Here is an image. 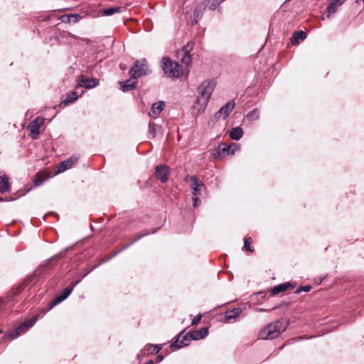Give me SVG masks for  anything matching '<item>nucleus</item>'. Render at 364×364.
Segmentation results:
<instances>
[{
  "label": "nucleus",
  "instance_id": "nucleus-29",
  "mask_svg": "<svg viewBox=\"0 0 364 364\" xmlns=\"http://www.w3.org/2000/svg\"><path fill=\"white\" fill-rule=\"evenodd\" d=\"M252 242V240L251 237H247L245 240L244 242V247L247 251L252 252L253 250L252 249L250 245Z\"/></svg>",
  "mask_w": 364,
  "mask_h": 364
},
{
  "label": "nucleus",
  "instance_id": "nucleus-13",
  "mask_svg": "<svg viewBox=\"0 0 364 364\" xmlns=\"http://www.w3.org/2000/svg\"><path fill=\"white\" fill-rule=\"evenodd\" d=\"M208 333V328L203 327L199 330L193 331L190 333V337L193 340H200L205 338Z\"/></svg>",
  "mask_w": 364,
  "mask_h": 364
},
{
  "label": "nucleus",
  "instance_id": "nucleus-6",
  "mask_svg": "<svg viewBox=\"0 0 364 364\" xmlns=\"http://www.w3.org/2000/svg\"><path fill=\"white\" fill-rule=\"evenodd\" d=\"M44 121V118L37 117L28 124L27 129L29 130L32 139H36L38 138L40 127L43 125Z\"/></svg>",
  "mask_w": 364,
  "mask_h": 364
},
{
  "label": "nucleus",
  "instance_id": "nucleus-8",
  "mask_svg": "<svg viewBox=\"0 0 364 364\" xmlns=\"http://www.w3.org/2000/svg\"><path fill=\"white\" fill-rule=\"evenodd\" d=\"M235 107V102H228L225 106L221 107L219 111H218L215 114V117L218 119L222 118L223 119H225L230 112L232 111Z\"/></svg>",
  "mask_w": 364,
  "mask_h": 364
},
{
  "label": "nucleus",
  "instance_id": "nucleus-33",
  "mask_svg": "<svg viewBox=\"0 0 364 364\" xmlns=\"http://www.w3.org/2000/svg\"><path fill=\"white\" fill-rule=\"evenodd\" d=\"M151 347L153 348V350L151 351V353H157L158 352L160 351V350L161 349V346H159V345H154V346H151Z\"/></svg>",
  "mask_w": 364,
  "mask_h": 364
},
{
  "label": "nucleus",
  "instance_id": "nucleus-31",
  "mask_svg": "<svg viewBox=\"0 0 364 364\" xmlns=\"http://www.w3.org/2000/svg\"><path fill=\"white\" fill-rule=\"evenodd\" d=\"M44 179L41 178L40 174H37L36 176V178L34 180V183L36 186H40L43 182Z\"/></svg>",
  "mask_w": 364,
  "mask_h": 364
},
{
  "label": "nucleus",
  "instance_id": "nucleus-16",
  "mask_svg": "<svg viewBox=\"0 0 364 364\" xmlns=\"http://www.w3.org/2000/svg\"><path fill=\"white\" fill-rule=\"evenodd\" d=\"M306 38V33L302 31H299L294 33L291 39V42L292 44L296 45L299 44L300 41H304Z\"/></svg>",
  "mask_w": 364,
  "mask_h": 364
},
{
  "label": "nucleus",
  "instance_id": "nucleus-37",
  "mask_svg": "<svg viewBox=\"0 0 364 364\" xmlns=\"http://www.w3.org/2000/svg\"><path fill=\"white\" fill-rule=\"evenodd\" d=\"M164 359V356L161 355H157L156 357V362L157 363H160L161 361H162Z\"/></svg>",
  "mask_w": 364,
  "mask_h": 364
},
{
  "label": "nucleus",
  "instance_id": "nucleus-39",
  "mask_svg": "<svg viewBox=\"0 0 364 364\" xmlns=\"http://www.w3.org/2000/svg\"><path fill=\"white\" fill-rule=\"evenodd\" d=\"M257 311H264V309H257Z\"/></svg>",
  "mask_w": 364,
  "mask_h": 364
},
{
  "label": "nucleus",
  "instance_id": "nucleus-5",
  "mask_svg": "<svg viewBox=\"0 0 364 364\" xmlns=\"http://www.w3.org/2000/svg\"><path fill=\"white\" fill-rule=\"evenodd\" d=\"M37 318H32L19 325L16 328L9 333V337L11 339L16 338L22 333L30 328L36 321Z\"/></svg>",
  "mask_w": 364,
  "mask_h": 364
},
{
  "label": "nucleus",
  "instance_id": "nucleus-28",
  "mask_svg": "<svg viewBox=\"0 0 364 364\" xmlns=\"http://www.w3.org/2000/svg\"><path fill=\"white\" fill-rule=\"evenodd\" d=\"M161 130V127L155 124L154 123L150 122L149 123V132L153 135L155 136L156 132H159Z\"/></svg>",
  "mask_w": 364,
  "mask_h": 364
},
{
  "label": "nucleus",
  "instance_id": "nucleus-22",
  "mask_svg": "<svg viewBox=\"0 0 364 364\" xmlns=\"http://www.w3.org/2000/svg\"><path fill=\"white\" fill-rule=\"evenodd\" d=\"M290 287H291L289 283L279 284V285L274 287L272 289L271 294L274 295V294H279L280 292L284 291L287 290L288 289H289Z\"/></svg>",
  "mask_w": 364,
  "mask_h": 364
},
{
  "label": "nucleus",
  "instance_id": "nucleus-4",
  "mask_svg": "<svg viewBox=\"0 0 364 364\" xmlns=\"http://www.w3.org/2000/svg\"><path fill=\"white\" fill-rule=\"evenodd\" d=\"M129 73L133 78L137 79L138 77L147 75L149 73L148 67L145 60L141 61H136L134 65L132 68Z\"/></svg>",
  "mask_w": 364,
  "mask_h": 364
},
{
  "label": "nucleus",
  "instance_id": "nucleus-15",
  "mask_svg": "<svg viewBox=\"0 0 364 364\" xmlns=\"http://www.w3.org/2000/svg\"><path fill=\"white\" fill-rule=\"evenodd\" d=\"M73 289V287H70V288H66L63 293L59 296H58L52 302L51 304V307H53V306L62 302L63 301H64L67 297H68V296L71 294L72 291Z\"/></svg>",
  "mask_w": 364,
  "mask_h": 364
},
{
  "label": "nucleus",
  "instance_id": "nucleus-24",
  "mask_svg": "<svg viewBox=\"0 0 364 364\" xmlns=\"http://www.w3.org/2000/svg\"><path fill=\"white\" fill-rule=\"evenodd\" d=\"M78 97L79 96L77 95L75 92H68L66 95L65 99L63 100V103H64L65 105H68V103L75 101L78 98Z\"/></svg>",
  "mask_w": 364,
  "mask_h": 364
},
{
  "label": "nucleus",
  "instance_id": "nucleus-1",
  "mask_svg": "<svg viewBox=\"0 0 364 364\" xmlns=\"http://www.w3.org/2000/svg\"><path fill=\"white\" fill-rule=\"evenodd\" d=\"M215 87V82L213 80H205L198 86L197 98L193 105L198 114L205 111Z\"/></svg>",
  "mask_w": 364,
  "mask_h": 364
},
{
  "label": "nucleus",
  "instance_id": "nucleus-41",
  "mask_svg": "<svg viewBox=\"0 0 364 364\" xmlns=\"http://www.w3.org/2000/svg\"><path fill=\"white\" fill-rule=\"evenodd\" d=\"M1 200V199L0 198V201Z\"/></svg>",
  "mask_w": 364,
  "mask_h": 364
},
{
  "label": "nucleus",
  "instance_id": "nucleus-40",
  "mask_svg": "<svg viewBox=\"0 0 364 364\" xmlns=\"http://www.w3.org/2000/svg\"><path fill=\"white\" fill-rule=\"evenodd\" d=\"M362 1H363V3H364V0H362Z\"/></svg>",
  "mask_w": 364,
  "mask_h": 364
},
{
  "label": "nucleus",
  "instance_id": "nucleus-36",
  "mask_svg": "<svg viewBox=\"0 0 364 364\" xmlns=\"http://www.w3.org/2000/svg\"><path fill=\"white\" fill-rule=\"evenodd\" d=\"M199 201H200V200H199V199H198V198L194 197V198H193V205H194L195 207H196V206L198 205V202H199Z\"/></svg>",
  "mask_w": 364,
  "mask_h": 364
},
{
  "label": "nucleus",
  "instance_id": "nucleus-18",
  "mask_svg": "<svg viewBox=\"0 0 364 364\" xmlns=\"http://www.w3.org/2000/svg\"><path fill=\"white\" fill-rule=\"evenodd\" d=\"M191 48L192 47L190 46L189 44H188L187 46L185 47L184 49L182 50L183 57H182L181 60H182L183 63H184L186 65H188L191 63V57L188 54L189 49H191Z\"/></svg>",
  "mask_w": 364,
  "mask_h": 364
},
{
  "label": "nucleus",
  "instance_id": "nucleus-11",
  "mask_svg": "<svg viewBox=\"0 0 364 364\" xmlns=\"http://www.w3.org/2000/svg\"><path fill=\"white\" fill-rule=\"evenodd\" d=\"M98 85V81L94 78H85L81 75L79 78L78 85L86 88H92Z\"/></svg>",
  "mask_w": 364,
  "mask_h": 364
},
{
  "label": "nucleus",
  "instance_id": "nucleus-38",
  "mask_svg": "<svg viewBox=\"0 0 364 364\" xmlns=\"http://www.w3.org/2000/svg\"><path fill=\"white\" fill-rule=\"evenodd\" d=\"M146 364H154V363L153 360H149V361L146 362Z\"/></svg>",
  "mask_w": 364,
  "mask_h": 364
},
{
  "label": "nucleus",
  "instance_id": "nucleus-26",
  "mask_svg": "<svg viewBox=\"0 0 364 364\" xmlns=\"http://www.w3.org/2000/svg\"><path fill=\"white\" fill-rule=\"evenodd\" d=\"M120 11L121 9L119 7H113L102 10V14L105 16H111L115 13L120 12Z\"/></svg>",
  "mask_w": 364,
  "mask_h": 364
},
{
  "label": "nucleus",
  "instance_id": "nucleus-19",
  "mask_svg": "<svg viewBox=\"0 0 364 364\" xmlns=\"http://www.w3.org/2000/svg\"><path fill=\"white\" fill-rule=\"evenodd\" d=\"M191 180L193 182L191 186L192 193L193 196H196L198 194L199 187L202 186V182L196 176H191Z\"/></svg>",
  "mask_w": 364,
  "mask_h": 364
},
{
  "label": "nucleus",
  "instance_id": "nucleus-9",
  "mask_svg": "<svg viewBox=\"0 0 364 364\" xmlns=\"http://www.w3.org/2000/svg\"><path fill=\"white\" fill-rule=\"evenodd\" d=\"M169 173V168L166 165H159L156 167L155 176L162 183H165L168 181Z\"/></svg>",
  "mask_w": 364,
  "mask_h": 364
},
{
  "label": "nucleus",
  "instance_id": "nucleus-23",
  "mask_svg": "<svg viewBox=\"0 0 364 364\" xmlns=\"http://www.w3.org/2000/svg\"><path fill=\"white\" fill-rule=\"evenodd\" d=\"M9 188V178L5 176H0V192L7 191Z\"/></svg>",
  "mask_w": 364,
  "mask_h": 364
},
{
  "label": "nucleus",
  "instance_id": "nucleus-35",
  "mask_svg": "<svg viewBox=\"0 0 364 364\" xmlns=\"http://www.w3.org/2000/svg\"><path fill=\"white\" fill-rule=\"evenodd\" d=\"M224 1V0H214V1L215 2V4H211V6H210V9H215L216 8V5H217V4H220V3H221L222 1Z\"/></svg>",
  "mask_w": 364,
  "mask_h": 364
},
{
  "label": "nucleus",
  "instance_id": "nucleus-32",
  "mask_svg": "<svg viewBox=\"0 0 364 364\" xmlns=\"http://www.w3.org/2000/svg\"><path fill=\"white\" fill-rule=\"evenodd\" d=\"M310 289H311V287H310V286H304V287H300L299 288H298V289H296V292H297V293H299V292H301V291H306V292H308V291H310Z\"/></svg>",
  "mask_w": 364,
  "mask_h": 364
},
{
  "label": "nucleus",
  "instance_id": "nucleus-20",
  "mask_svg": "<svg viewBox=\"0 0 364 364\" xmlns=\"http://www.w3.org/2000/svg\"><path fill=\"white\" fill-rule=\"evenodd\" d=\"M81 18L82 17L79 14H65L61 18L63 22L73 23H77Z\"/></svg>",
  "mask_w": 364,
  "mask_h": 364
},
{
  "label": "nucleus",
  "instance_id": "nucleus-25",
  "mask_svg": "<svg viewBox=\"0 0 364 364\" xmlns=\"http://www.w3.org/2000/svg\"><path fill=\"white\" fill-rule=\"evenodd\" d=\"M341 6L338 3L333 0V2L327 7L326 12L328 13L327 16L329 17L331 14L336 12L338 8Z\"/></svg>",
  "mask_w": 364,
  "mask_h": 364
},
{
  "label": "nucleus",
  "instance_id": "nucleus-2",
  "mask_svg": "<svg viewBox=\"0 0 364 364\" xmlns=\"http://www.w3.org/2000/svg\"><path fill=\"white\" fill-rule=\"evenodd\" d=\"M287 323L278 320L265 326L259 332V338L262 340L273 339L278 337L287 328Z\"/></svg>",
  "mask_w": 364,
  "mask_h": 364
},
{
  "label": "nucleus",
  "instance_id": "nucleus-34",
  "mask_svg": "<svg viewBox=\"0 0 364 364\" xmlns=\"http://www.w3.org/2000/svg\"><path fill=\"white\" fill-rule=\"evenodd\" d=\"M201 320V315H197L192 321V324L196 325Z\"/></svg>",
  "mask_w": 364,
  "mask_h": 364
},
{
  "label": "nucleus",
  "instance_id": "nucleus-7",
  "mask_svg": "<svg viewBox=\"0 0 364 364\" xmlns=\"http://www.w3.org/2000/svg\"><path fill=\"white\" fill-rule=\"evenodd\" d=\"M240 145L235 143H232L230 145H226L225 144L219 146L218 154L222 156L227 155H233L237 151L240 150Z\"/></svg>",
  "mask_w": 364,
  "mask_h": 364
},
{
  "label": "nucleus",
  "instance_id": "nucleus-27",
  "mask_svg": "<svg viewBox=\"0 0 364 364\" xmlns=\"http://www.w3.org/2000/svg\"><path fill=\"white\" fill-rule=\"evenodd\" d=\"M241 313V310L240 309H235L232 311H227L225 314V318L227 320H230L231 318H235Z\"/></svg>",
  "mask_w": 364,
  "mask_h": 364
},
{
  "label": "nucleus",
  "instance_id": "nucleus-12",
  "mask_svg": "<svg viewBox=\"0 0 364 364\" xmlns=\"http://www.w3.org/2000/svg\"><path fill=\"white\" fill-rule=\"evenodd\" d=\"M165 104L163 101L155 102L152 105L149 115L151 117L156 118L163 111Z\"/></svg>",
  "mask_w": 364,
  "mask_h": 364
},
{
  "label": "nucleus",
  "instance_id": "nucleus-17",
  "mask_svg": "<svg viewBox=\"0 0 364 364\" xmlns=\"http://www.w3.org/2000/svg\"><path fill=\"white\" fill-rule=\"evenodd\" d=\"M243 135V131L240 127L232 128L230 131V137L233 140H239Z\"/></svg>",
  "mask_w": 364,
  "mask_h": 364
},
{
  "label": "nucleus",
  "instance_id": "nucleus-14",
  "mask_svg": "<svg viewBox=\"0 0 364 364\" xmlns=\"http://www.w3.org/2000/svg\"><path fill=\"white\" fill-rule=\"evenodd\" d=\"M136 83L137 80L131 76L130 79L123 82H120L121 89L123 92L131 90L135 87Z\"/></svg>",
  "mask_w": 364,
  "mask_h": 364
},
{
  "label": "nucleus",
  "instance_id": "nucleus-30",
  "mask_svg": "<svg viewBox=\"0 0 364 364\" xmlns=\"http://www.w3.org/2000/svg\"><path fill=\"white\" fill-rule=\"evenodd\" d=\"M247 117L250 120H257L259 119V116L257 110H253L247 115Z\"/></svg>",
  "mask_w": 364,
  "mask_h": 364
},
{
  "label": "nucleus",
  "instance_id": "nucleus-3",
  "mask_svg": "<svg viewBox=\"0 0 364 364\" xmlns=\"http://www.w3.org/2000/svg\"><path fill=\"white\" fill-rule=\"evenodd\" d=\"M162 68L164 73L171 77H179L183 75V70L178 63L164 58L162 60Z\"/></svg>",
  "mask_w": 364,
  "mask_h": 364
},
{
  "label": "nucleus",
  "instance_id": "nucleus-10",
  "mask_svg": "<svg viewBox=\"0 0 364 364\" xmlns=\"http://www.w3.org/2000/svg\"><path fill=\"white\" fill-rule=\"evenodd\" d=\"M78 160V156H72L69 159L63 161L57 166V173H62L70 168Z\"/></svg>",
  "mask_w": 364,
  "mask_h": 364
},
{
  "label": "nucleus",
  "instance_id": "nucleus-21",
  "mask_svg": "<svg viewBox=\"0 0 364 364\" xmlns=\"http://www.w3.org/2000/svg\"><path fill=\"white\" fill-rule=\"evenodd\" d=\"M188 341H189V339H188V335L186 334V336H183V338H182L181 341H179L178 338L176 341H175L171 344V346L177 348H180L181 347L188 346Z\"/></svg>",
  "mask_w": 364,
  "mask_h": 364
}]
</instances>
